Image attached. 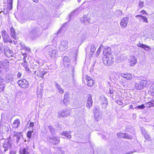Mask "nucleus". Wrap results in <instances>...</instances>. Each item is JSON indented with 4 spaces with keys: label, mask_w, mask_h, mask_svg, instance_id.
<instances>
[{
    "label": "nucleus",
    "mask_w": 154,
    "mask_h": 154,
    "mask_svg": "<svg viewBox=\"0 0 154 154\" xmlns=\"http://www.w3.org/2000/svg\"><path fill=\"white\" fill-rule=\"evenodd\" d=\"M63 60L64 66L66 67H68L70 64L71 60L67 57H64Z\"/></svg>",
    "instance_id": "nucleus-22"
},
{
    "label": "nucleus",
    "mask_w": 154,
    "mask_h": 154,
    "mask_svg": "<svg viewBox=\"0 0 154 154\" xmlns=\"http://www.w3.org/2000/svg\"><path fill=\"white\" fill-rule=\"evenodd\" d=\"M11 32V34L12 37L15 39H16L17 37L15 35L16 33L13 27H11L10 29Z\"/></svg>",
    "instance_id": "nucleus-33"
},
{
    "label": "nucleus",
    "mask_w": 154,
    "mask_h": 154,
    "mask_svg": "<svg viewBox=\"0 0 154 154\" xmlns=\"http://www.w3.org/2000/svg\"><path fill=\"white\" fill-rule=\"evenodd\" d=\"M11 145L9 143L8 140L5 141L3 144V146L1 147V151H3L4 154H15L14 151H10Z\"/></svg>",
    "instance_id": "nucleus-3"
},
{
    "label": "nucleus",
    "mask_w": 154,
    "mask_h": 154,
    "mask_svg": "<svg viewBox=\"0 0 154 154\" xmlns=\"http://www.w3.org/2000/svg\"><path fill=\"white\" fill-rule=\"evenodd\" d=\"M147 84V82L145 80H142L140 82H136L135 85V88L137 90L142 89Z\"/></svg>",
    "instance_id": "nucleus-9"
},
{
    "label": "nucleus",
    "mask_w": 154,
    "mask_h": 154,
    "mask_svg": "<svg viewBox=\"0 0 154 154\" xmlns=\"http://www.w3.org/2000/svg\"><path fill=\"white\" fill-rule=\"evenodd\" d=\"M33 132V131H29L27 133V137L28 138H31L32 136V132Z\"/></svg>",
    "instance_id": "nucleus-43"
},
{
    "label": "nucleus",
    "mask_w": 154,
    "mask_h": 154,
    "mask_svg": "<svg viewBox=\"0 0 154 154\" xmlns=\"http://www.w3.org/2000/svg\"><path fill=\"white\" fill-rule=\"evenodd\" d=\"M13 79V77L12 75L11 74H9L6 76L5 80L7 82H8L12 81Z\"/></svg>",
    "instance_id": "nucleus-27"
},
{
    "label": "nucleus",
    "mask_w": 154,
    "mask_h": 154,
    "mask_svg": "<svg viewBox=\"0 0 154 154\" xmlns=\"http://www.w3.org/2000/svg\"><path fill=\"white\" fill-rule=\"evenodd\" d=\"M5 63H6V65H8L9 62L7 60H5L4 61V63H2L1 62H0V72H2L3 70L5 65Z\"/></svg>",
    "instance_id": "nucleus-30"
},
{
    "label": "nucleus",
    "mask_w": 154,
    "mask_h": 154,
    "mask_svg": "<svg viewBox=\"0 0 154 154\" xmlns=\"http://www.w3.org/2000/svg\"><path fill=\"white\" fill-rule=\"evenodd\" d=\"M5 55L7 57H12L14 55L13 52L10 50L9 48L6 47L4 49Z\"/></svg>",
    "instance_id": "nucleus-14"
},
{
    "label": "nucleus",
    "mask_w": 154,
    "mask_h": 154,
    "mask_svg": "<svg viewBox=\"0 0 154 154\" xmlns=\"http://www.w3.org/2000/svg\"><path fill=\"white\" fill-rule=\"evenodd\" d=\"M121 76L122 78L128 80H131L134 77V75L133 74L131 75L130 74H122Z\"/></svg>",
    "instance_id": "nucleus-25"
},
{
    "label": "nucleus",
    "mask_w": 154,
    "mask_h": 154,
    "mask_svg": "<svg viewBox=\"0 0 154 154\" xmlns=\"http://www.w3.org/2000/svg\"><path fill=\"white\" fill-rule=\"evenodd\" d=\"M2 35L3 38V41L5 43L12 42V41L9 38L7 32L5 31H2Z\"/></svg>",
    "instance_id": "nucleus-11"
},
{
    "label": "nucleus",
    "mask_w": 154,
    "mask_h": 154,
    "mask_svg": "<svg viewBox=\"0 0 154 154\" xmlns=\"http://www.w3.org/2000/svg\"><path fill=\"white\" fill-rule=\"evenodd\" d=\"M71 132L69 131H64L60 133V135H62L63 138H65L66 137L68 138H71Z\"/></svg>",
    "instance_id": "nucleus-23"
},
{
    "label": "nucleus",
    "mask_w": 154,
    "mask_h": 154,
    "mask_svg": "<svg viewBox=\"0 0 154 154\" xmlns=\"http://www.w3.org/2000/svg\"><path fill=\"white\" fill-rule=\"evenodd\" d=\"M55 87L60 93L62 94L64 93V90L61 87L60 85L57 83H55Z\"/></svg>",
    "instance_id": "nucleus-29"
},
{
    "label": "nucleus",
    "mask_w": 154,
    "mask_h": 154,
    "mask_svg": "<svg viewBox=\"0 0 154 154\" xmlns=\"http://www.w3.org/2000/svg\"><path fill=\"white\" fill-rule=\"evenodd\" d=\"M153 107H154V99L151 100Z\"/></svg>",
    "instance_id": "nucleus-61"
},
{
    "label": "nucleus",
    "mask_w": 154,
    "mask_h": 154,
    "mask_svg": "<svg viewBox=\"0 0 154 154\" xmlns=\"http://www.w3.org/2000/svg\"><path fill=\"white\" fill-rule=\"evenodd\" d=\"M122 12L120 10H117L115 12V15L117 17H119L122 15Z\"/></svg>",
    "instance_id": "nucleus-38"
},
{
    "label": "nucleus",
    "mask_w": 154,
    "mask_h": 154,
    "mask_svg": "<svg viewBox=\"0 0 154 154\" xmlns=\"http://www.w3.org/2000/svg\"><path fill=\"white\" fill-rule=\"evenodd\" d=\"M103 46L102 45H101L100 46V47H99V49H101V48H103Z\"/></svg>",
    "instance_id": "nucleus-63"
},
{
    "label": "nucleus",
    "mask_w": 154,
    "mask_h": 154,
    "mask_svg": "<svg viewBox=\"0 0 154 154\" xmlns=\"http://www.w3.org/2000/svg\"><path fill=\"white\" fill-rule=\"evenodd\" d=\"M141 14H146V15L147 14V13H146V12L144 10H142L141 11Z\"/></svg>",
    "instance_id": "nucleus-54"
},
{
    "label": "nucleus",
    "mask_w": 154,
    "mask_h": 154,
    "mask_svg": "<svg viewBox=\"0 0 154 154\" xmlns=\"http://www.w3.org/2000/svg\"><path fill=\"white\" fill-rule=\"evenodd\" d=\"M145 106L147 108H149L153 107L152 102H151V100L147 103H146L145 104Z\"/></svg>",
    "instance_id": "nucleus-37"
},
{
    "label": "nucleus",
    "mask_w": 154,
    "mask_h": 154,
    "mask_svg": "<svg viewBox=\"0 0 154 154\" xmlns=\"http://www.w3.org/2000/svg\"><path fill=\"white\" fill-rule=\"evenodd\" d=\"M26 71L28 72L29 74H30L31 73V71L30 69L29 68V67L25 69Z\"/></svg>",
    "instance_id": "nucleus-50"
},
{
    "label": "nucleus",
    "mask_w": 154,
    "mask_h": 154,
    "mask_svg": "<svg viewBox=\"0 0 154 154\" xmlns=\"http://www.w3.org/2000/svg\"><path fill=\"white\" fill-rule=\"evenodd\" d=\"M22 134L21 132H14L13 136L14 140H15L17 143H18Z\"/></svg>",
    "instance_id": "nucleus-20"
},
{
    "label": "nucleus",
    "mask_w": 154,
    "mask_h": 154,
    "mask_svg": "<svg viewBox=\"0 0 154 154\" xmlns=\"http://www.w3.org/2000/svg\"><path fill=\"white\" fill-rule=\"evenodd\" d=\"M94 117L96 121H98L101 119L102 116V113L100 112V110L98 106H95L94 109Z\"/></svg>",
    "instance_id": "nucleus-5"
},
{
    "label": "nucleus",
    "mask_w": 154,
    "mask_h": 154,
    "mask_svg": "<svg viewBox=\"0 0 154 154\" xmlns=\"http://www.w3.org/2000/svg\"><path fill=\"white\" fill-rule=\"evenodd\" d=\"M137 46L139 47L143 48L145 50H148V49L149 48V46L140 43L137 44Z\"/></svg>",
    "instance_id": "nucleus-32"
},
{
    "label": "nucleus",
    "mask_w": 154,
    "mask_h": 154,
    "mask_svg": "<svg viewBox=\"0 0 154 154\" xmlns=\"http://www.w3.org/2000/svg\"><path fill=\"white\" fill-rule=\"evenodd\" d=\"M141 131L142 134L143 135L146 139L147 140H150L151 137L150 135L145 129L143 128H141Z\"/></svg>",
    "instance_id": "nucleus-21"
},
{
    "label": "nucleus",
    "mask_w": 154,
    "mask_h": 154,
    "mask_svg": "<svg viewBox=\"0 0 154 154\" xmlns=\"http://www.w3.org/2000/svg\"><path fill=\"white\" fill-rule=\"evenodd\" d=\"M75 76V74H74V72H73V73H72V78H73V83H75V80H74V76Z\"/></svg>",
    "instance_id": "nucleus-57"
},
{
    "label": "nucleus",
    "mask_w": 154,
    "mask_h": 154,
    "mask_svg": "<svg viewBox=\"0 0 154 154\" xmlns=\"http://www.w3.org/2000/svg\"><path fill=\"white\" fill-rule=\"evenodd\" d=\"M49 141L50 143L56 145L60 142V138L57 137H52L49 138Z\"/></svg>",
    "instance_id": "nucleus-13"
},
{
    "label": "nucleus",
    "mask_w": 154,
    "mask_h": 154,
    "mask_svg": "<svg viewBox=\"0 0 154 154\" xmlns=\"http://www.w3.org/2000/svg\"><path fill=\"white\" fill-rule=\"evenodd\" d=\"M2 44L0 43V54H1V53H2Z\"/></svg>",
    "instance_id": "nucleus-52"
},
{
    "label": "nucleus",
    "mask_w": 154,
    "mask_h": 154,
    "mask_svg": "<svg viewBox=\"0 0 154 154\" xmlns=\"http://www.w3.org/2000/svg\"><path fill=\"white\" fill-rule=\"evenodd\" d=\"M34 124L33 123V122H31L30 123V124H29V126L30 127H33V126H34Z\"/></svg>",
    "instance_id": "nucleus-58"
},
{
    "label": "nucleus",
    "mask_w": 154,
    "mask_h": 154,
    "mask_svg": "<svg viewBox=\"0 0 154 154\" xmlns=\"http://www.w3.org/2000/svg\"><path fill=\"white\" fill-rule=\"evenodd\" d=\"M20 121L19 119H17L15 120L12 124V126L14 128H16L18 127L20 124Z\"/></svg>",
    "instance_id": "nucleus-28"
},
{
    "label": "nucleus",
    "mask_w": 154,
    "mask_h": 154,
    "mask_svg": "<svg viewBox=\"0 0 154 154\" xmlns=\"http://www.w3.org/2000/svg\"><path fill=\"white\" fill-rule=\"evenodd\" d=\"M69 94L68 93H65L64 94L63 102L65 105L66 104L69 100Z\"/></svg>",
    "instance_id": "nucleus-26"
},
{
    "label": "nucleus",
    "mask_w": 154,
    "mask_h": 154,
    "mask_svg": "<svg viewBox=\"0 0 154 154\" xmlns=\"http://www.w3.org/2000/svg\"><path fill=\"white\" fill-rule=\"evenodd\" d=\"M85 79L87 82V85L88 86H92L94 84V81L90 76H86Z\"/></svg>",
    "instance_id": "nucleus-19"
},
{
    "label": "nucleus",
    "mask_w": 154,
    "mask_h": 154,
    "mask_svg": "<svg viewBox=\"0 0 154 154\" xmlns=\"http://www.w3.org/2000/svg\"><path fill=\"white\" fill-rule=\"evenodd\" d=\"M124 138L128 139H132V137L129 134L125 133Z\"/></svg>",
    "instance_id": "nucleus-40"
},
{
    "label": "nucleus",
    "mask_w": 154,
    "mask_h": 154,
    "mask_svg": "<svg viewBox=\"0 0 154 154\" xmlns=\"http://www.w3.org/2000/svg\"><path fill=\"white\" fill-rule=\"evenodd\" d=\"M21 74L20 72H18L17 74V77L18 78H21Z\"/></svg>",
    "instance_id": "nucleus-51"
},
{
    "label": "nucleus",
    "mask_w": 154,
    "mask_h": 154,
    "mask_svg": "<svg viewBox=\"0 0 154 154\" xmlns=\"http://www.w3.org/2000/svg\"><path fill=\"white\" fill-rule=\"evenodd\" d=\"M116 103H117L118 104L120 105H122V102L119 100H117L116 101Z\"/></svg>",
    "instance_id": "nucleus-53"
},
{
    "label": "nucleus",
    "mask_w": 154,
    "mask_h": 154,
    "mask_svg": "<svg viewBox=\"0 0 154 154\" xmlns=\"http://www.w3.org/2000/svg\"><path fill=\"white\" fill-rule=\"evenodd\" d=\"M4 86L3 84L0 85V91H3Z\"/></svg>",
    "instance_id": "nucleus-48"
},
{
    "label": "nucleus",
    "mask_w": 154,
    "mask_h": 154,
    "mask_svg": "<svg viewBox=\"0 0 154 154\" xmlns=\"http://www.w3.org/2000/svg\"><path fill=\"white\" fill-rule=\"evenodd\" d=\"M48 127L51 133H53L54 132L55 129H54L52 126L49 125L48 126Z\"/></svg>",
    "instance_id": "nucleus-41"
},
{
    "label": "nucleus",
    "mask_w": 154,
    "mask_h": 154,
    "mask_svg": "<svg viewBox=\"0 0 154 154\" xmlns=\"http://www.w3.org/2000/svg\"><path fill=\"white\" fill-rule=\"evenodd\" d=\"M96 50V48L94 45H91V51L90 52V54H91L94 52Z\"/></svg>",
    "instance_id": "nucleus-36"
},
{
    "label": "nucleus",
    "mask_w": 154,
    "mask_h": 154,
    "mask_svg": "<svg viewBox=\"0 0 154 154\" xmlns=\"http://www.w3.org/2000/svg\"><path fill=\"white\" fill-rule=\"evenodd\" d=\"M145 107V106L143 104H142L141 105L138 106H137L136 108H137L139 109H143Z\"/></svg>",
    "instance_id": "nucleus-44"
},
{
    "label": "nucleus",
    "mask_w": 154,
    "mask_h": 154,
    "mask_svg": "<svg viewBox=\"0 0 154 154\" xmlns=\"http://www.w3.org/2000/svg\"><path fill=\"white\" fill-rule=\"evenodd\" d=\"M75 12L76 11H75L71 13L69 15L70 19H71L72 18V17L74 15Z\"/></svg>",
    "instance_id": "nucleus-47"
},
{
    "label": "nucleus",
    "mask_w": 154,
    "mask_h": 154,
    "mask_svg": "<svg viewBox=\"0 0 154 154\" xmlns=\"http://www.w3.org/2000/svg\"><path fill=\"white\" fill-rule=\"evenodd\" d=\"M80 21L82 23L85 24H87L90 23V17H87V15H84L81 18Z\"/></svg>",
    "instance_id": "nucleus-18"
},
{
    "label": "nucleus",
    "mask_w": 154,
    "mask_h": 154,
    "mask_svg": "<svg viewBox=\"0 0 154 154\" xmlns=\"http://www.w3.org/2000/svg\"><path fill=\"white\" fill-rule=\"evenodd\" d=\"M124 133H118L117 134V136L118 137L120 138H124Z\"/></svg>",
    "instance_id": "nucleus-39"
},
{
    "label": "nucleus",
    "mask_w": 154,
    "mask_h": 154,
    "mask_svg": "<svg viewBox=\"0 0 154 154\" xmlns=\"http://www.w3.org/2000/svg\"><path fill=\"white\" fill-rule=\"evenodd\" d=\"M144 3L143 2L140 1L139 2V6L141 8H142L143 6Z\"/></svg>",
    "instance_id": "nucleus-46"
},
{
    "label": "nucleus",
    "mask_w": 154,
    "mask_h": 154,
    "mask_svg": "<svg viewBox=\"0 0 154 154\" xmlns=\"http://www.w3.org/2000/svg\"><path fill=\"white\" fill-rule=\"evenodd\" d=\"M22 65H23V67H24L25 66H28V64H27V62H26V63H22Z\"/></svg>",
    "instance_id": "nucleus-55"
},
{
    "label": "nucleus",
    "mask_w": 154,
    "mask_h": 154,
    "mask_svg": "<svg viewBox=\"0 0 154 154\" xmlns=\"http://www.w3.org/2000/svg\"><path fill=\"white\" fill-rule=\"evenodd\" d=\"M20 152L21 154H30L29 146H26V147H24L22 149H21Z\"/></svg>",
    "instance_id": "nucleus-24"
},
{
    "label": "nucleus",
    "mask_w": 154,
    "mask_h": 154,
    "mask_svg": "<svg viewBox=\"0 0 154 154\" xmlns=\"http://www.w3.org/2000/svg\"><path fill=\"white\" fill-rule=\"evenodd\" d=\"M133 106L132 105H131L130 106V109H133Z\"/></svg>",
    "instance_id": "nucleus-64"
},
{
    "label": "nucleus",
    "mask_w": 154,
    "mask_h": 154,
    "mask_svg": "<svg viewBox=\"0 0 154 154\" xmlns=\"http://www.w3.org/2000/svg\"><path fill=\"white\" fill-rule=\"evenodd\" d=\"M111 48L108 46H105L103 50V54L104 57L103 59L104 64L107 66H109L112 64L114 61L113 56L110 53Z\"/></svg>",
    "instance_id": "nucleus-1"
},
{
    "label": "nucleus",
    "mask_w": 154,
    "mask_h": 154,
    "mask_svg": "<svg viewBox=\"0 0 154 154\" xmlns=\"http://www.w3.org/2000/svg\"><path fill=\"white\" fill-rule=\"evenodd\" d=\"M23 63H26L27 62L26 59V57H27V54L26 53H23Z\"/></svg>",
    "instance_id": "nucleus-42"
},
{
    "label": "nucleus",
    "mask_w": 154,
    "mask_h": 154,
    "mask_svg": "<svg viewBox=\"0 0 154 154\" xmlns=\"http://www.w3.org/2000/svg\"><path fill=\"white\" fill-rule=\"evenodd\" d=\"M37 94L38 95H40V97H41L42 94V90L40 89V91H39V90L38 89L37 91Z\"/></svg>",
    "instance_id": "nucleus-45"
},
{
    "label": "nucleus",
    "mask_w": 154,
    "mask_h": 154,
    "mask_svg": "<svg viewBox=\"0 0 154 154\" xmlns=\"http://www.w3.org/2000/svg\"><path fill=\"white\" fill-rule=\"evenodd\" d=\"M137 63V59L136 57L133 56H131L129 59V65L131 66H134Z\"/></svg>",
    "instance_id": "nucleus-15"
},
{
    "label": "nucleus",
    "mask_w": 154,
    "mask_h": 154,
    "mask_svg": "<svg viewBox=\"0 0 154 154\" xmlns=\"http://www.w3.org/2000/svg\"><path fill=\"white\" fill-rule=\"evenodd\" d=\"M101 49H99V48L97 52V54H99L100 52V51H101Z\"/></svg>",
    "instance_id": "nucleus-60"
},
{
    "label": "nucleus",
    "mask_w": 154,
    "mask_h": 154,
    "mask_svg": "<svg viewBox=\"0 0 154 154\" xmlns=\"http://www.w3.org/2000/svg\"><path fill=\"white\" fill-rule=\"evenodd\" d=\"M9 4L8 6V9L11 10L12 8V0H9L8 2Z\"/></svg>",
    "instance_id": "nucleus-35"
},
{
    "label": "nucleus",
    "mask_w": 154,
    "mask_h": 154,
    "mask_svg": "<svg viewBox=\"0 0 154 154\" xmlns=\"http://www.w3.org/2000/svg\"><path fill=\"white\" fill-rule=\"evenodd\" d=\"M129 21L128 17H125L122 18L121 20L120 23L121 27L124 28L126 27Z\"/></svg>",
    "instance_id": "nucleus-12"
},
{
    "label": "nucleus",
    "mask_w": 154,
    "mask_h": 154,
    "mask_svg": "<svg viewBox=\"0 0 154 154\" xmlns=\"http://www.w3.org/2000/svg\"><path fill=\"white\" fill-rule=\"evenodd\" d=\"M37 65H35L32 66L31 68H32L33 69H34L35 68H36L37 66H38Z\"/></svg>",
    "instance_id": "nucleus-59"
},
{
    "label": "nucleus",
    "mask_w": 154,
    "mask_h": 154,
    "mask_svg": "<svg viewBox=\"0 0 154 154\" xmlns=\"http://www.w3.org/2000/svg\"><path fill=\"white\" fill-rule=\"evenodd\" d=\"M120 82H121V83H122L123 82H124V80H123V79L122 78H121V80H120Z\"/></svg>",
    "instance_id": "nucleus-62"
},
{
    "label": "nucleus",
    "mask_w": 154,
    "mask_h": 154,
    "mask_svg": "<svg viewBox=\"0 0 154 154\" xmlns=\"http://www.w3.org/2000/svg\"><path fill=\"white\" fill-rule=\"evenodd\" d=\"M47 48L48 54L51 57L55 58L57 56V50L55 47L52 45H50L47 46Z\"/></svg>",
    "instance_id": "nucleus-6"
},
{
    "label": "nucleus",
    "mask_w": 154,
    "mask_h": 154,
    "mask_svg": "<svg viewBox=\"0 0 154 154\" xmlns=\"http://www.w3.org/2000/svg\"><path fill=\"white\" fill-rule=\"evenodd\" d=\"M17 83L20 87L24 88H26L29 86L28 82L24 79L18 80Z\"/></svg>",
    "instance_id": "nucleus-10"
},
{
    "label": "nucleus",
    "mask_w": 154,
    "mask_h": 154,
    "mask_svg": "<svg viewBox=\"0 0 154 154\" xmlns=\"http://www.w3.org/2000/svg\"><path fill=\"white\" fill-rule=\"evenodd\" d=\"M42 28H32L29 31L28 35L32 39H35L40 36L42 32Z\"/></svg>",
    "instance_id": "nucleus-2"
},
{
    "label": "nucleus",
    "mask_w": 154,
    "mask_h": 154,
    "mask_svg": "<svg viewBox=\"0 0 154 154\" xmlns=\"http://www.w3.org/2000/svg\"><path fill=\"white\" fill-rule=\"evenodd\" d=\"M93 101L92 98V95L89 94L86 104V106L88 109H90L92 106Z\"/></svg>",
    "instance_id": "nucleus-17"
},
{
    "label": "nucleus",
    "mask_w": 154,
    "mask_h": 154,
    "mask_svg": "<svg viewBox=\"0 0 154 154\" xmlns=\"http://www.w3.org/2000/svg\"><path fill=\"white\" fill-rule=\"evenodd\" d=\"M103 102L101 104L102 107L104 109H106L107 107L108 103L107 100L104 97L103 99Z\"/></svg>",
    "instance_id": "nucleus-31"
},
{
    "label": "nucleus",
    "mask_w": 154,
    "mask_h": 154,
    "mask_svg": "<svg viewBox=\"0 0 154 154\" xmlns=\"http://www.w3.org/2000/svg\"><path fill=\"white\" fill-rule=\"evenodd\" d=\"M149 94L152 96H154V86L152 87L148 91Z\"/></svg>",
    "instance_id": "nucleus-34"
},
{
    "label": "nucleus",
    "mask_w": 154,
    "mask_h": 154,
    "mask_svg": "<svg viewBox=\"0 0 154 154\" xmlns=\"http://www.w3.org/2000/svg\"><path fill=\"white\" fill-rule=\"evenodd\" d=\"M109 91L110 94H113L114 93V92H115V91L111 90V88L109 89Z\"/></svg>",
    "instance_id": "nucleus-56"
},
{
    "label": "nucleus",
    "mask_w": 154,
    "mask_h": 154,
    "mask_svg": "<svg viewBox=\"0 0 154 154\" xmlns=\"http://www.w3.org/2000/svg\"><path fill=\"white\" fill-rule=\"evenodd\" d=\"M112 75H115L116 76V78L114 79V80H117V79L116 78L119 77L118 75L116 73H113L112 74Z\"/></svg>",
    "instance_id": "nucleus-49"
},
{
    "label": "nucleus",
    "mask_w": 154,
    "mask_h": 154,
    "mask_svg": "<svg viewBox=\"0 0 154 154\" xmlns=\"http://www.w3.org/2000/svg\"><path fill=\"white\" fill-rule=\"evenodd\" d=\"M70 113V110L65 109L60 111L58 112V118H61L67 117Z\"/></svg>",
    "instance_id": "nucleus-7"
},
{
    "label": "nucleus",
    "mask_w": 154,
    "mask_h": 154,
    "mask_svg": "<svg viewBox=\"0 0 154 154\" xmlns=\"http://www.w3.org/2000/svg\"><path fill=\"white\" fill-rule=\"evenodd\" d=\"M68 48V41L63 40L61 42L60 44L58 46L60 51H63L66 50Z\"/></svg>",
    "instance_id": "nucleus-8"
},
{
    "label": "nucleus",
    "mask_w": 154,
    "mask_h": 154,
    "mask_svg": "<svg viewBox=\"0 0 154 154\" xmlns=\"http://www.w3.org/2000/svg\"><path fill=\"white\" fill-rule=\"evenodd\" d=\"M47 72L44 70L43 69L40 68L38 66L37 67L36 70L34 72V74L36 75V78L38 79L40 78H43L44 75L47 73Z\"/></svg>",
    "instance_id": "nucleus-4"
},
{
    "label": "nucleus",
    "mask_w": 154,
    "mask_h": 154,
    "mask_svg": "<svg viewBox=\"0 0 154 154\" xmlns=\"http://www.w3.org/2000/svg\"><path fill=\"white\" fill-rule=\"evenodd\" d=\"M135 17L140 21H143V22L146 23H148V18L145 16H143L141 15H136L135 16Z\"/></svg>",
    "instance_id": "nucleus-16"
}]
</instances>
